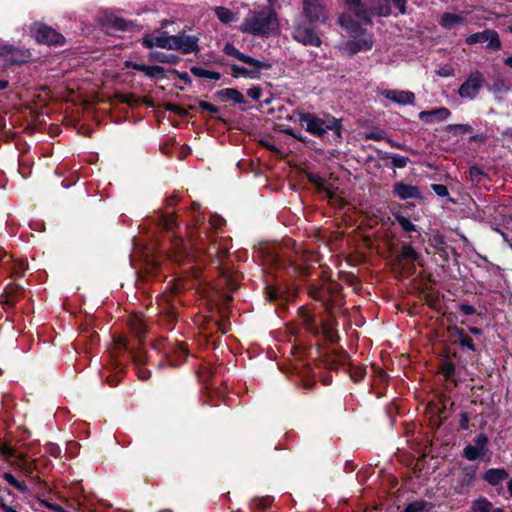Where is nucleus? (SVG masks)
Masks as SVG:
<instances>
[{"label": "nucleus", "instance_id": "nucleus-13", "mask_svg": "<svg viewBox=\"0 0 512 512\" xmlns=\"http://www.w3.org/2000/svg\"><path fill=\"white\" fill-rule=\"evenodd\" d=\"M345 6L357 18L358 22L371 23L372 10L367 8L361 0H342Z\"/></svg>", "mask_w": 512, "mask_h": 512}, {"label": "nucleus", "instance_id": "nucleus-45", "mask_svg": "<svg viewBox=\"0 0 512 512\" xmlns=\"http://www.w3.org/2000/svg\"><path fill=\"white\" fill-rule=\"evenodd\" d=\"M199 105H200V107L203 110H206V111H208L210 113H217L218 112V108L215 107L214 105L208 103V102L201 101Z\"/></svg>", "mask_w": 512, "mask_h": 512}, {"label": "nucleus", "instance_id": "nucleus-48", "mask_svg": "<svg viewBox=\"0 0 512 512\" xmlns=\"http://www.w3.org/2000/svg\"><path fill=\"white\" fill-rule=\"evenodd\" d=\"M460 426L462 429L467 430L469 428V418L466 413L461 415Z\"/></svg>", "mask_w": 512, "mask_h": 512}, {"label": "nucleus", "instance_id": "nucleus-3", "mask_svg": "<svg viewBox=\"0 0 512 512\" xmlns=\"http://www.w3.org/2000/svg\"><path fill=\"white\" fill-rule=\"evenodd\" d=\"M278 26L277 16L271 8L250 12L241 24L240 30L253 35H268Z\"/></svg>", "mask_w": 512, "mask_h": 512}, {"label": "nucleus", "instance_id": "nucleus-18", "mask_svg": "<svg viewBox=\"0 0 512 512\" xmlns=\"http://www.w3.org/2000/svg\"><path fill=\"white\" fill-rule=\"evenodd\" d=\"M174 250L175 261H182L183 258H187L189 261L194 259L191 241L185 243L182 239H178L174 244Z\"/></svg>", "mask_w": 512, "mask_h": 512}, {"label": "nucleus", "instance_id": "nucleus-38", "mask_svg": "<svg viewBox=\"0 0 512 512\" xmlns=\"http://www.w3.org/2000/svg\"><path fill=\"white\" fill-rule=\"evenodd\" d=\"M186 355H187V353H186L185 347L183 345H179L174 351V356L169 357V365H171V366L178 365V362L175 358L176 357L184 358V357H186Z\"/></svg>", "mask_w": 512, "mask_h": 512}, {"label": "nucleus", "instance_id": "nucleus-20", "mask_svg": "<svg viewBox=\"0 0 512 512\" xmlns=\"http://www.w3.org/2000/svg\"><path fill=\"white\" fill-rule=\"evenodd\" d=\"M13 466L23 472L27 477H32L35 465L26 458L25 454L20 453L18 458L13 462Z\"/></svg>", "mask_w": 512, "mask_h": 512}, {"label": "nucleus", "instance_id": "nucleus-41", "mask_svg": "<svg viewBox=\"0 0 512 512\" xmlns=\"http://www.w3.org/2000/svg\"><path fill=\"white\" fill-rule=\"evenodd\" d=\"M40 505L47 507L48 509H51L55 512H68L67 510L63 509L61 506L57 504H52L46 500H40Z\"/></svg>", "mask_w": 512, "mask_h": 512}, {"label": "nucleus", "instance_id": "nucleus-57", "mask_svg": "<svg viewBox=\"0 0 512 512\" xmlns=\"http://www.w3.org/2000/svg\"><path fill=\"white\" fill-rule=\"evenodd\" d=\"M507 489L512 498V477L507 481Z\"/></svg>", "mask_w": 512, "mask_h": 512}, {"label": "nucleus", "instance_id": "nucleus-62", "mask_svg": "<svg viewBox=\"0 0 512 512\" xmlns=\"http://www.w3.org/2000/svg\"><path fill=\"white\" fill-rule=\"evenodd\" d=\"M268 297H269L270 300H273V299L276 298V295L274 293H272V292H269L268 293Z\"/></svg>", "mask_w": 512, "mask_h": 512}, {"label": "nucleus", "instance_id": "nucleus-21", "mask_svg": "<svg viewBox=\"0 0 512 512\" xmlns=\"http://www.w3.org/2000/svg\"><path fill=\"white\" fill-rule=\"evenodd\" d=\"M472 512H505L502 508L494 507L486 498H479L472 504Z\"/></svg>", "mask_w": 512, "mask_h": 512}, {"label": "nucleus", "instance_id": "nucleus-59", "mask_svg": "<svg viewBox=\"0 0 512 512\" xmlns=\"http://www.w3.org/2000/svg\"><path fill=\"white\" fill-rule=\"evenodd\" d=\"M139 377L142 379V380H146L149 378V374L147 372H139Z\"/></svg>", "mask_w": 512, "mask_h": 512}, {"label": "nucleus", "instance_id": "nucleus-42", "mask_svg": "<svg viewBox=\"0 0 512 512\" xmlns=\"http://www.w3.org/2000/svg\"><path fill=\"white\" fill-rule=\"evenodd\" d=\"M432 188H433V191L440 197H445L447 196L449 193H448V189L446 186L444 185H441V184H434L432 185Z\"/></svg>", "mask_w": 512, "mask_h": 512}, {"label": "nucleus", "instance_id": "nucleus-5", "mask_svg": "<svg viewBox=\"0 0 512 512\" xmlns=\"http://www.w3.org/2000/svg\"><path fill=\"white\" fill-rule=\"evenodd\" d=\"M31 59L28 49L15 47L9 43L0 41V60L9 64H22Z\"/></svg>", "mask_w": 512, "mask_h": 512}, {"label": "nucleus", "instance_id": "nucleus-30", "mask_svg": "<svg viewBox=\"0 0 512 512\" xmlns=\"http://www.w3.org/2000/svg\"><path fill=\"white\" fill-rule=\"evenodd\" d=\"M455 334L457 336V341L462 347H465L471 351H475V345L473 343V340L466 336L463 330L455 329Z\"/></svg>", "mask_w": 512, "mask_h": 512}, {"label": "nucleus", "instance_id": "nucleus-9", "mask_svg": "<svg viewBox=\"0 0 512 512\" xmlns=\"http://www.w3.org/2000/svg\"><path fill=\"white\" fill-rule=\"evenodd\" d=\"M488 437L485 434H479L474 439V444H469L464 448L463 456L469 461L483 459L489 452Z\"/></svg>", "mask_w": 512, "mask_h": 512}, {"label": "nucleus", "instance_id": "nucleus-51", "mask_svg": "<svg viewBox=\"0 0 512 512\" xmlns=\"http://www.w3.org/2000/svg\"><path fill=\"white\" fill-rule=\"evenodd\" d=\"M128 66L132 67L133 69H135L137 71L144 72V68L146 65L140 64V63H131V64H128Z\"/></svg>", "mask_w": 512, "mask_h": 512}, {"label": "nucleus", "instance_id": "nucleus-4", "mask_svg": "<svg viewBox=\"0 0 512 512\" xmlns=\"http://www.w3.org/2000/svg\"><path fill=\"white\" fill-rule=\"evenodd\" d=\"M31 35L39 43L47 45H62L64 36L55 29L43 24L35 23L30 29Z\"/></svg>", "mask_w": 512, "mask_h": 512}, {"label": "nucleus", "instance_id": "nucleus-22", "mask_svg": "<svg viewBox=\"0 0 512 512\" xmlns=\"http://www.w3.org/2000/svg\"><path fill=\"white\" fill-rule=\"evenodd\" d=\"M241 62L249 65L251 68L250 70H255L256 71V77L259 76V72L261 70H267L269 68H271V64L267 61H260L258 59H255L251 56H248L246 54H244Z\"/></svg>", "mask_w": 512, "mask_h": 512}, {"label": "nucleus", "instance_id": "nucleus-53", "mask_svg": "<svg viewBox=\"0 0 512 512\" xmlns=\"http://www.w3.org/2000/svg\"><path fill=\"white\" fill-rule=\"evenodd\" d=\"M0 508L3 512H18L14 507L6 504L0 505Z\"/></svg>", "mask_w": 512, "mask_h": 512}, {"label": "nucleus", "instance_id": "nucleus-64", "mask_svg": "<svg viewBox=\"0 0 512 512\" xmlns=\"http://www.w3.org/2000/svg\"><path fill=\"white\" fill-rule=\"evenodd\" d=\"M389 142H390V144H391L393 147H397V148H399V147H400V145H399V144H397V143H395V142H393V141H389Z\"/></svg>", "mask_w": 512, "mask_h": 512}, {"label": "nucleus", "instance_id": "nucleus-33", "mask_svg": "<svg viewBox=\"0 0 512 512\" xmlns=\"http://www.w3.org/2000/svg\"><path fill=\"white\" fill-rule=\"evenodd\" d=\"M395 218H396L397 223L401 226V228L404 231H406V232L416 231V226L407 217H405L401 214H396Z\"/></svg>", "mask_w": 512, "mask_h": 512}, {"label": "nucleus", "instance_id": "nucleus-28", "mask_svg": "<svg viewBox=\"0 0 512 512\" xmlns=\"http://www.w3.org/2000/svg\"><path fill=\"white\" fill-rule=\"evenodd\" d=\"M231 75L236 78L239 76H244V77H248V78H257L255 70H250L248 68H245V67H242L239 65H231Z\"/></svg>", "mask_w": 512, "mask_h": 512}, {"label": "nucleus", "instance_id": "nucleus-8", "mask_svg": "<svg viewBox=\"0 0 512 512\" xmlns=\"http://www.w3.org/2000/svg\"><path fill=\"white\" fill-rule=\"evenodd\" d=\"M483 42H487V48L490 50L497 51L501 48L499 34L493 29H486L481 32L473 33L466 38V43L469 45Z\"/></svg>", "mask_w": 512, "mask_h": 512}, {"label": "nucleus", "instance_id": "nucleus-36", "mask_svg": "<svg viewBox=\"0 0 512 512\" xmlns=\"http://www.w3.org/2000/svg\"><path fill=\"white\" fill-rule=\"evenodd\" d=\"M143 73L149 78H156L164 74V69L161 66L146 65Z\"/></svg>", "mask_w": 512, "mask_h": 512}, {"label": "nucleus", "instance_id": "nucleus-58", "mask_svg": "<svg viewBox=\"0 0 512 512\" xmlns=\"http://www.w3.org/2000/svg\"><path fill=\"white\" fill-rule=\"evenodd\" d=\"M8 85H9V82L7 80H0V90L7 88Z\"/></svg>", "mask_w": 512, "mask_h": 512}, {"label": "nucleus", "instance_id": "nucleus-63", "mask_svg": "<svg viewBox=\"0 0 512 512\" xmlns=\"http://www.w3.org/2000/svg\"><path fill=\"white\" fill-rule=\"evenodd\" d=\"M7 301L11 304L14 303L15 299L12 296H7Z\"/></svg>", "mask_w": 512, "mask_h": 512}, {"label": "nucleus", "instance_id": "nucleus-1", "mask_svg": "<svg viewBox=\"0 0 512 512\" xmlns=\"http://www.w3.org/2000/svg\"><path fill=\"white\" fill-rule=\"evenodd\" d=\"M338 23L352 37L339 45V51L344 56L352 57L359 52L372 49L375 42L374 36L361 27V22L353 20L349 14L342 13L338 17Z\"/></svg>", "mask_w": 512, "mask_h": 512}, {"label": "nucleus", "instance_id": "nucleus-32", "mask_svg": "<svg viewBox=\"0 0 512 512\" xmlns=\"http://www.w3.org/2000/svg\"><path fill=\"white\" fill-rule=\"evenodd\" d=\"M3 478L11 485L13 486L15 489H17L18 491L22 492V493H27L28 492V487L23 483V482H20L19 480H17L15 478L14 475H12L11 473H4L3 474Z\"/></svg>", "mask_w": 512, "mask_h": 512}, {"label": "nucleus", "instance_id": "nucleus-56", "mask_svg": "<svg viewBox=\"0 0 512 512\" xmlns=\"http://www.w3.org/2000/svg\"><path fill=\"white\" fill-rule=\"evenodd\" d=\"M504 64H505L507 67L512 68V56L505 58V59H504Z\"/></svg>", "mask_w": 512, "mask_h": 512}, {"label": "nucleus", "instance_id": "nucleus-10", "mask_svg": "<svg viewBox=\"0 0 512 512\" xmlns=\"http://www.w3.org/2000/svg\"><path fill=\"white\" fill-rule=\"evenodd\" d=\"M198 49V38L180 33L172 35L171 50H179L184 54L195 52Z\"/></svg>", "mask_w": 512, "mask_h": 512}, {"label": "nucleus", "instance_id": "nucleus-44", "mask_svg": "<svg viewBox=\"0 0 512 512\" xmlns=\"http://www.w3.org/2000/svg\"><path fill=\"white\" fill-rule=\"evenodd\" d=\"M224 219L218 215H214L210 219V224L213 228L218 229L224 224Z\"/></svg>", "mask_w": 512, "mask_h": 512}, {"label": "nucleus", "instance_id": "nucleus-40", "mask_svg": "<svg viewBox=\"0 0 512 512\" xmlns=\"http://www.w3.org/2000/svg\"><path fill=\"white\" fill-rule=\"evenodd\" d=\"M371 10L373 12L372 16L374 14H376L378 16H388L391 13V9L388 4L379 6L378 8L375 9V11L373 9H371Z\"/></svg>", "mask_w": 512, "mask_h": 512}, {"label": "nucleus", "instance_id": "nucleus-46", "mask_svg": "<svg viewBox=\"0 0 512 512\" xmlns=\"http://www.w3.org/2000/svg\"><path fill=\"white\" fill-rule=\"evenodd\" d=\"M460 310L465 314V315H473L476 310L473 306L471 305H468V304H462L460 306Z\"/></svg>", "mask_w": 512, "mask_h": 512}, {"label": "nucleus", "instance_id": "nucleus-12", "mask_svg": "<svg viewBox=\"0 0 512 512\" xmlns=\"http://www.w3.org/2000/svg\"><path fill=\"white\" fill-rule=\"evenodd\" d=\"M172 35L166 32H155L147 34L142 39V44L146 48H165L171 50Z\"/></svg>", "mask_w": 512, "mask_h": 512}, {"label": "nucleus", "instance_id": "nucleus-49", "mask_svg": "<svg viewBox=\"0 0 512 512\" xmlns=\"http://www.w3.org/2000/svg\"><path fill=\"white\" fill-rule=\"evenodd\" d=\"M401 14L405 13V5L407 0H392Z\"/></svg>", "mask_w": 512, "mask_h": 512}, {"label": "nucleus", "instance_id": "nucleus-6", "mask_svg": "<svg viewBox=\"0 0 512 512\" xmlns=\"http://www.w3.org/2000/svg\"><path fill=\"white\" fill-rule=\"evenodd\" d=\"M304 18L311 24L325 23L328 12L320 0H304L302 4Z\"/></svg>", "mask_w": 512, "mask_h": 512}, {"label": "nucleus", "instance_id": "nucleus-61", "mask_svg": "<svg viewBox=\"0 0 512 512\" xmlns=\"http://www.w3.org/2000/svg\"><path fill=\"white\" fill-rule=\"evenodd\" d=\"M506 223H507L508 227L512 229V214L509 216Z\"/></svg>", "mask_w": 512, "mask_h": 512}, {"label": "nucleus", "instance_id": "nucleus-26", "mask_svg": "<svg viewBox=\"0 0 512 512\" xmlns=\"http://www.w3.org/2000/svg\"><path fill=\"white\" fill-rule=\"evenodd\" d=\"M433 506L425 501L410 503L402 512H432Z\"/></svg>", "mask_w": 512, "mask_h": 512}, {"label": "nucleus", "instance_id": "nucleus-19", "mask_svg": "<svg viewBox=\"0 0 512 512\" xmlns=\"http://www.w3.org/2000/svg\"><path fill=\"white\" fill-rule=\"evenodd\" d=\"M439 23L445 29H453L457 26L464 25L466 18L462 14L446 12L441 16Z\"/></svg>", "mask_w": 512, "mask_h": 512}, {"label": "nucleus", "instance_id": "nucleus-25", "mask_svg": "<svg viewBox=\"0 0 512 512\" xmlns=\"http://www.w3.org/2000/svg\"><path fill=\"white\" fill-rule=\"evenodd\" d=\"M214 11H215L218 19L224 24H228V23H231V22L237 20L236 15L228 8L215 7Z\"/></svg>", "mask_w": 512, "mask_h": 512}, {"label": "nucleus", "instance_id": "nucleus-55", "mask_svg": "<svg viewBox=\"0 0 512 512\" xmlns=\"http://www.w3.org/2000/svg\"><path fill=\"white\" fill-rule=\"evenodd\" d=\"M474 480V472L467 474L465 478V482L467 485L471 484Z\"/></svg>", "mask_w": 512, "mask_h": 512}, {"label": "nucleus", "instance_id": "nucleus-52", "mask_svg": "<svg viewBox=\"0 0 512 512\" xmlns=\"http://www.w3.org/2000/svg\"><path fill=\"white\" fill-rule=\"evenodd\" d=\"M169 110L173 111V112H175V113H177L179 115L184 114V110L181 107H179L178 105H171L169 107Z\"/></svg>", "mask_w": 512, "mask_h": 512}, {"label": "nucleus", "instance_id": "nucleus-11", "mask_svg": "<svg viewBox=\"0 0 512 512\" xmlns=\"http://www.w3.org/2000/svg\"><path fill=\"white\" fill-rule=\"evenodd\" d=\"M292 36L297 42L304 45L319 47L322 43L313 29L303 24H297L295 26Z\"/></svg>", "mask_w": 512, "mask_h": 512}, {"label": "nucleus", "instance_id": "nucleus-35", "mask_svg": "<svg viewBox=\"0 0 512 512\" xmlns=\"http://www.w3.org/2000/svg\"><path fill=\"white\" fill-rule=\"evenodd\" d=\"M191 71L194 75H197L199 77L209 78L211 80L217 81L221 77L220 73H218V72L209 71V70H205V69H201V68H192Z\"/></svg>", "mask_w": 512, "mask_h": 512}, {"label": "nucleus", "instance_id": "nucleus-43", "mask_svg": "<svg viewBox=\"0 0 512 512\" xmlns=\"http://www.w3.org/2000/svg\"><path fill=\"white\" fill-rule=\"evenodd\" d=\"M247 94L251 99L259 100L262 95V91L259 87H252L248 89Z\"/></svg>", "mask_w": 512, "mask_h": 512}, {"label": "nucleus", "instance_id": "nucleus-31", "mask_svg": "<svg viewBox=\"0 0 512 512\" xmlns=\"http://www.w3.org/2000/svg\"><path fill=\"white\" fill-rule=\"evenodd\" d=\"M400 257L404 260L414 262L418 260L419 254L411 245L405 244L402 246Z\"/></svg>", "mask_w": 512, "mask_h": 512}, {"label": "nucleus", "instance_id": "nucleus-16", "mask_svg": "<svg viewBox=\"0 0 512 512\" xmlns=\"http://www.w3.org/2000/svg\"><path fill=\"white\" fill-rule=\"evenodd\" d=\"M451 112L446 107H440L430 111H421L418 115L419 119L427 124L440 122L448 119Z\"/></svg>", "mask_w": 512, "mask_h": 512}, {"label": "nucleus", "instance_id": "nucleus-24", "mask_svg": "<svg viewBox=\"0 0 512 512\" xmlns=\"http://www.w3.org/2000/svg\"><path fill=\"white\" fill-rule=\"evenodd\" d=\"M218 95L225 100H231L235 103H245L244 96L241 92L233 88H226L218 92Z\"/></svg>", "mask_w": 512, "mask_h": 512}, {"label": "nucleus", "instance_id": "nucleus-50", "mask_svg": "<svg viewBox=\"0 0 512 512\" xmlns=\"http://www.w3.org/2000/svg\"><path fill=\"white\" fill-rule=\"evenodd\" d=\"M367 139H373L378 141L383 139V136L379 132H371L370 134L367 135Z\"/></svg>", "mask_w": 512, "mask_h": 512}, {"label": "nucleus", "instance_id": "nucleus-47", "mask_svg": "<svg viewBox=\"0 0 512 512\" xmlns=\"http://www.w3.org/2000/svg\"><path fill=\"white\" fill-rule=\"evenodd\" d=\"M48 451L51 455H53L54 457H58L61 453V449L59 446L57 445H54V444H50L49 447H48Z\"/></svg>", "mask_w": 512, "mask_h": 512}, {"label": "nucleus", "instance_id": "nucleus-2", "mask_svg": "<svg viewBox=\"0 0 512 512\" xmlns=\"http://www.w3.org/2000/svg\"><path fill=\"white\" fill-rule=\"evenodd\" d=\"M301 125L305 126L308 133L323 138L328 132H332L334 141H340L342 138V125L339 119L329 114L318 117L315 114L303 113L299 117Z\"/></svg>", "mask_w": 512, "mask_h": 512}, {"label": "nucleus", "instance_id": "nucleus-37", "mask_svg": "<svg viewBox=\"0 0 512 512\" xmlns=\"http://www.w3.org/2000/svg\"><path fill=\"white\" fill-rule=\"evenodd\" d=\"M224 53L226 55H229V56H232L236 59H238L239 61L242 60L243 56H244V53L240 52L233 44L231 43H227L225 44L224 46V49H223Z\"/></svg>", "mask_w": 512, "mask_h": 512}, {"label": "nucleus", "instance_id": "nucleus-17", "mask_svg": "<svg viewBox=\"0 0 512 512\" xmlns=\"http://www.w3.org/2000/svg\"><path fill=\"white\" fill-rule=\"evenodd\" d=\"M482 478L489 485L496 487L509 480V474L504 468H490L483 473Z\"/></svg>", "mask_w": 512, "mask_h": 512}, {"label": "nucleus", "instance_id": "nucleus-23", "mask_svg": "<svg viewBox=\"0 0 512 512\" xmlns=\"http://www.w3.org/2000/svg\"><path fill=\"white\" fill-rule=\"evenodd\" d=\"M151 61L167 64H176L178 62V56L174 54H166L159 51H152L148 55Z\"/></svg>", "mask_w": 512, "mask_h": 512}, {"label": "nucleus", "instance_id": "nucleus-15", "mask_svg": "<svg viewBox=\"0 0 512 512\" xmlns=\"http://www.w3.org/2000/svg\"><path fill=\"white\" fill-rule=\"evenodd\" d=\"M392 193L400 200L421 198V193L417 186L406 184L403 182L395 183L393 186Z\"/></svg>", "mask_w": 512, "mask_h": 512}, {"label": "nucleus", "instance_id": "nucleus-39", "mask_svg": "<svg viewBox=\"0 0 512 512\" xmlns=\"http://www.w3.org/2000/svg\"><path fill=\"white\" fill-rule=\"evenodd\" d=\"M0 452L2 453V455L6 456V457H14L15 459L18 458L19 454L16 453V450L6 444L2 445L0 447Z\"/></svg>", "mask_w": 512, "mask_h": 512}, {"label": "nucleus", "instance_id": "nucleus-7", "mask_svg": "<svg viewBox=\"0 0 512 512\" xmlns=\"http://www.w3.org/2000/svg\"><path fill=\"white\" fill-rule=\"evenodd\" d=\"M483 83V74L479 71L472 72L459 87L458 94L461 98L472 100L478 95Z\"/></svg>", "mask_w": 512, "mask_h": 512}, {"label": "nucleus", "instance_id": "nucleus-29", "mask_svg": "<svg viewBox=\"0 0 512 512\" xmlns=\"http://www.w3.org/2000/svg\"><path fill=\"white\" fill-rule=\"evenodd\" d=\"M385 158L390 160V163L394 168H404L409 162L408 157L396 153H390Z\"/></svg>", "mask_w": 512, "mask_h": 512}, {"label": "nucleus", "instance_id": "nucleus-60", "mask_svg": "<svg viewBox=\"0 0 512 512\" xmlns=\"http://www.w3.org/2000/svg\"><path fill=\"white\" fill-rule=\"evenodd\" d=\"M470 331L475 335H479L481 333L479 328H470Z\"/></svg>", "mask_w": 512, "mask_h": 512}, {"label": "nucleus", "instance_id": "nucleus-27", "mask_svg": "<svg viewBox=\"0 0 512 512\" xmlns=\"http://www.w3.org/2000/svg\"><path fill=\"white\" fill-rule=\"evenodd\" d=\"M156 221L158 225L166 230H172L174 227H176V220L172 214H159L157 215Z\"/></svg>", "mask_w": 512, "mask_h": 512}, {"label": "nucleus", "instance_id": "nucleus-14", "mask_svg": "<svg viewBox=\"0 0 512 512\" xmlns=\"http://www.w3.org/2000/svg\"><path fill=\"white\" fill-rule=\"evenodd\" d=\"M380 94L398 105H412L415 102V95L411 91L386 89Z\"/></svg>", "mask_w": 512, "mask_h": 512}, {"label": "nucleus", "instance_id": "nucleus-54", "mask_svg": "<svg viewBox=\"0 0 512 512\" xmlns=\"http://www.w3.org/2000/svg\"><path fill=\"white\" fill-rule=\"evenodd\" d=\"M134 361L137 365H142L145 363V358L141 355H136Z\"/></svg>", "mask_w": 512, "mask_h": 512}, {"label": "nucleus", "instance_id": "nucleus-34", "mask_svg": "<svg viewBox=\"0 0 512 512\" xmlns=\"http://www.w3.org/2000/svg\"><path fill=\"white\" fill-rule=\"evenodd\" d=\"M130 326L137 335H141L146 331V324L144 323V320L138 316L130 319Z\"/></svg>", "mask_w": 512, "mask_h": 512}]
</instances>
